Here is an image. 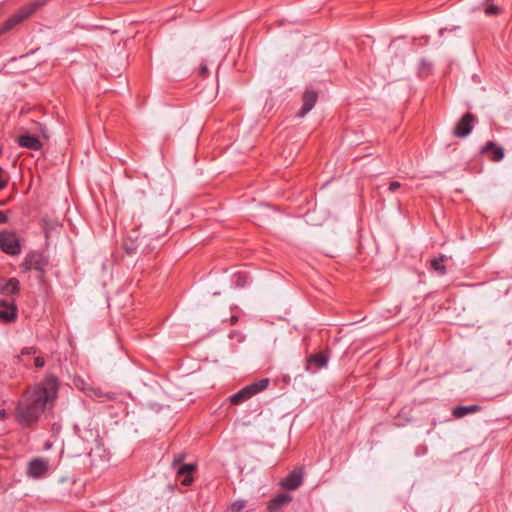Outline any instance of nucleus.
<instances>
[{
	"label": "nucleus",
	"mask_w": 512,
	"mask_h": 512,
	"mask_svg": "<svg viewBox=\"0 0 512 512\" xmlns=\"http://www.w3.org/2000/svg\"><path fill=\"white\" fill-rule=\"evenodd\" d=\"M59 381L54 375H48L35 386L27 389L15 410L16 421L30 427L38 421L46 405L53 402L58 394Z\"/></svg>",
	"instance_id": "f257e3e1"
},
{
	"label": "nucleus",
	"mask_w": 512,
	"mask_h": 512,
	"mask_svg": "<svg viewBox=\"0 0 512 512\" xmlns=\"http://www.w3.org/2000/svg\"><path fill=\"white\" fill-rule=\"evenodd\" d=\"M48 265L47 258L39 253V252H31L29 253L23 262V267L25 270H37L40 272L41 277H43L45 273V268Z\"/></svg>",
	"instance_id": "0eeeda50"
},
{
	"label": "nucleus",
	"mask_w": 512,
	"mask_h": 512,
	"mask_svg": "<svg viewBox=\"0 0 512 512\" xmlns=\"http://www.w3.org/2000/svg\"><path fill=\"white\" fill-rule=\"evenodd\" d=\"M18 144L21 147L31 150H40L42 148V143L39 138L31 134H24L19 136Z\"/></svg>",
	"instance_id": "4468645a"
},
{
	"label": "nucleus",
	"mask_w": 512,
	"mask_h": 512,
	"mask_svg": "<svg viewBox=\"0 0 512 512\" xmlns=\"http://www.w3.org/2000/svg\"><path fill=\"white\" fill-rule=\"evenodd\" d=\"M401 187V183L398 181H392L389 184L388 190L392 193L396 192Z\"/></svg>",
	"instance_id": "a878e982"
},
{
	"label": "nucleus",
	"mask_w": 512,
	"mask_h": 512,
	"mask_svg": "<svg viewBox=\"0 0 512 512\" xmlns=\"http://www.w3.org/2000/svg\"><path fill=\"white\" fill-rule=\"evenodd\" d=\"M247 505V501L239 499L231 504V512H241Z\"/></svg>",
	"instance_id": "4be33fe9"
},
{
	"label": "nucleus",
	"mask_w": 512,
	"mask_h": 512,
	"mask_svg": "<svg viewBox=\"0 0 512 512\" xmlns=\"http://www.w3.org/2000/svg\"><path fill=\"white\" fill-rule=\"evenodd\" d=\"M330 358L329 349L320 351L319 353L310 354L306 357L305 370L311 374L327 366Z\"/></svg>",
	"instance_id": "20e7f679"
},
{
	"label": "nucleus",
	"mask_w": 512,
	"mask_h": 512,
	"mask_svg": "<svg viewBox=\"0 0 512 512\" xmlns=\"http://www.w3.org/2000/svg\"><path fill=\"white\" fill-rule=\"evenodd\" d=\"M479 153L486 155L492 162H500L504 159L505 150L494 141L486 142L479 150Z\"/></svg>",
	"instance_id": "6e6552de"
},
{
	"label": "nucleus",
	"mask_w": 512,
	"mask_h": 512,
	"mask_svg": "<svg viewBox=\"0 0 512 512\" xmlns=\"http://www.w3.org/2000/svg\"><path fill=\"white\" fill-rule=\"evenodd\" d=\"M0 248L9 255H18L21 252V245L16 234L8 231L0 233Z\"/></svg>",
	"instance_id": "39448f33"
},
{
	"label": "nucleus",
	"mask_w": 512,
	"mask_h": 512,
	"mask_svg": "<svg viewBox=\"0 0 512 512\" xmlns=\"http://www.w3.org/2000/svg\"><path fill=\"white\" fill-rule=\"evenodd\" d=\"M476 121L477 119L472 113H465L453 129L454 136L458 138L467 137L472 132Z\"/></svg>",
	"instance_id": "423d86ee"
},
{
	"label": "nucleus",
	"mask_w": 512,
	"mask_h": 512,
	"mask_svg": "<svg viewBox=\"0 0 512 512\" xmlns=\"http://www.w3.org/2000/svg\"><path fill=\"white\" fill-rule=\"evenodd\" d=\"M185 458V454H178L177 456L174 457V460L172 462V467L173 468H177L179 467L181 464H183V460Z\"/></svg>",
	"instance_id": "393cba45"
},
{
	"label": "nucleus",
	"mask_w": 512,
	"mask_h": 512,
	"mask_svg": "<svg viewBox=\"0 0 512 512\" xmlns=\"http://www.w3.org/2000/svg\"><path fill=\"white\" fill-rule=\"evenodd\" d=\"M448 260L446 255H440L433 258L429 262V269L435 272L438 276H444L447 273L445 262Z\"/></svg>",
	"instance_id": "2eb2a0df"
},
{
	"label": "nucleus",
	"mask_w": 512,
	"mask_h": 512,
	"mask_svg": "<svg viewBox=\"0 0 512 512\" xmlns=\"http://www.w3.org/2000/svg\"><path fill=\"white\" fill-rule=\"evenodd\" d=\"M237 321H238V317H237V316H232V317H231V323H232V324L237 323Z\"/></svg>",
	"instance_id": "f704fd0d"
},
{
	"label": "nucleus",
	"mask_w": 512,
	"mask_h": 512,
	"mask_svg": "<svg viewBox=\"0 0 512 512\" xmlns=\"http://www.w3.org/2000/svg\"><path fill=\"white\" fill-rule=\"evenodd\" d=\"M34 364L37 368H42L45 365V360L43 357L38 356L34 359Z\"/></svg>",
	"instance_id": "cd10ccee"
},
{
	"label": "nucleus",
	"mask_w": 512,
	"mask_h": 512,
	"mask_svg": "<svg viewBox=\"0 0 512 512\" xmlns=\"http://www.w3.org/2000/svg\"><path fill=\"white\" fill-rule=\"evenodd\" d=\"M199 74L203 77H206V75L208 74V67L206 65H202L199 68Z\"/></svg>",
	"instance_id": "c756f323"
},
{
	"label": "nucleus",
	"mask_w": 512,
	"mask_h": 512,
	"mask_svg": "<svg viewBox=\"0 0 512 512\" xmlns=\"http://www.w3.org/2000/svg\"><path fill=\"white\" fill-rule=\"evenodd\" d=\"M303 483V468H295L291 471L283 480H281L280 484L284 489L287 490H296Z\"/></svg>",
	"instance_id": "1a4fd4ad"
},
{
	"label": "nucleus",
	"mask_w": 512,
	"mask_h": 512,
	"mask_svg": "<svg viewBox=\"0 0 512 512\" xmlns=\"http://www.w3.org/2000/svg\"><path fill=\"white\" fill-rule=\"evenodd\" d=\"M17 318V306L13 301L0 300V321L11 323Z\"/></svg>",
	"instance_id": "9b49d317"
},
{
	"label": "nucleus",
	"mask_w": 512,
	"mask_h": 512,
	"mask_svg": "<svg viewBox=\"0 0 512 512\" xmlns=\"http://www.w3.org/2000/svg\"><path fill=\"white\" fill-rule=\"evenodd\" d=\"M23 21L24 20L22 19V17L20 16V14L18 12L14 13L2 25V27L0 28V34H4L8 31H10L11 29L16 27L18 24H20Z\"/></svg>",
	"instance_id": "6ab92c4d"
},
{
	"label": "nucleus",
	"mask_w": 512,
	"mask_h": 512,
	"mask_svg": "<svg viewBox=\"0 0 512 512\" xmlns=\"http://www.w3.org/2000/svg\"><path fill=\"white\" fill-rule=\"evenodd\" d=\"M176 469V476L180 480V483L183 486H190L194 481L193 473L197 470V464H181Z\"/></svg>",
	"instance_id": "9d476101"
},
{
	"label": "nucleus",
	"mask_w": 512,
	"mask_h": 512,
	"mask_svg": "<svg viewBox=\"0 0 512 512\" xmlns=\"http://www.w3.org/2000/svg\"><path fill=\"white\" fill-rule=\"evenodd\" d=\"M234 282L239 287H244L247 283V275L245 272H238L234 274Z\"/></svg>",
	"instance_id": "412c9836"
},
{
	"label": "nucleus",
	"mask_w": 512,
	"mask_h": 512,
	"mask_svg": "<svg viewBox=\"0 0 512 512\" xmlns=\"http://www.w3.org/2000/svg\"><path fill=\"white\" fill-rule=\"evenodd\" d=\"M45 4L44 0H37L34 2H30L23 7H21L17 12L20 14L23 20L28 19L32 16L38 9H40Z\"/></svg>",
	"instance_id": "dca6fc26"
},
{
	"label": "nucleus",
	"mask_w": 512,
	"mask_h": 512,
	"mask_svg": "<svg viewBox=\"0 0 512 512\" xmlns=\"http://www.w3.org/2000/svg\"><path fill=\"white\" fill-rule=\"evenodd\" d=\"M9 182V175L0 167V190L4 189Z\"/></svg>",
	"instance_id": "b1692460"
},
{
	"label": "nucleus",
	"mask_w": 512,
	"mask_h": 512,
	"mask_svg": "<svg viewBox=\"0 0 512 512\" xmlns=\"http://www.w3.org/2000/svg\"><path fill=\"white\" fill-rule=\"evenodd\" d=\"M40 130H41V132H42V135H43L45 138H48L47 130H46L45 128H41Z\"/></svg>",
	"instance_id": "72a5a7b5"
},
{
	"label": "nucleus",
	"mask_w": 512,
	"mask_h": 512,
	"mask_svg": "<svg viewBox=\"0 0 512 512\" xmlns=\"http://www.w3.org/2000/svg\"><path fill=\"white\" fill-rule=\"evenodd\" d=\"M50 464L47 458H34L28 462L26 474L32 479H41L49 472Z\"/></svg>",
	"instance_id": "7ed1b4c3"
},
{
	"label": "nucleus",
	"mask_w": 512,
	"mask_h": 512,
	"mask_svg": "<svg viewBox=\"0 0 512 512\" xmlns=\"http://www.w3.org/2000/svg\"><path fill=\"white\" fill-rule=\"evenodd\" d=\"M484 12L487 16H496L501 13V9L497 5L490 4L485 7Z\"/></svg>",
	"instance_id": "5701e85b"
},
{
	"label": "nucleus",
	"mask_w": 512,
	"mask_h": 512,
	"mask_svg": "<svg viewBox=\"0 0 512 512\" xmlns=\"http://www.w3.org/2000/svg\"><path fill=\"white\" fill-rule=\"evenodd\" d=\"M269 385V379L263 378L249 385H246L238 392L230 396V402L233 405H240L252 398L254 395L265 390Z\"/></svg>",
	"instance_id": "f03ea898"
},
{
	"label": "nucleus",
	"mask_w": 512,
	"mask_h": 512,
	"mask_svg": "<svg viewBox=\"0 0 512 512\" xmlns=\"http://www.w3.org/2000/svg\"><path fill=\"white\" fill-rule=\"evenodd\" d=\"M36 353V349L34 347H25L21 351V355H32Z\"/></svg>",
	"instance_id": "bb28decb"
},
{
	"label": "nucleus",
	"mask_w": 512,
	"mask_h": 512,
	"mask_svg": "<svg viewBox=\"0 0 512 512\" xmlns=\"http://www.w3.org/2000/svg\"><path fill=\"white\" fill-rule=\"evenodd\" d=\"M318 95L315 91H305L302 96V107L297 113V116L302 118L309 113L317 102Z\"/></svg>",
	"instance_id": "ddd939ff"
},
{
	"label": "nucleus",
	"mask_w": 512,
	"mask_h": 512,
	"mask_svg": "<svg viewBox=\"0 0 512 512\" xmlns=\"http://www.w3.org/2000/svg\"><path fill=\"white\" fill-rule=\"evenodd\" d=\"M7 418V412L4 409L0 410V420L4 421Z\"/></svg>",
	"instance_id": "473e14b6"
},
{
	"label": "nucleus",
	"mask_w": 512,
	"mask_h": 512,
	"mask_svg": "<svg viewBox=\"0 0 512 512\" xmlns=\"http://www.w3.org/2000/svg\"><path fill=\"white\" fill-rule=\"evenodd\" d=\"M481 410V406L479 405H468V406H456L452 410V415L455 418H463L468 414L477 413Z\"/></svg>",
	"instance_id": "a211bd4d"
},
{
	"label": "nucleus",
	"mask_w": 512,
	"mask_h": 512,
	"mask_svg": "<svg viewBox=\"0 0 512 512\" xmlns=\"http://www.w3.org/2000/svg\"><path fill=\"white\" fill-rule=\"evenodd\" d=\"M8 221L7 215L0 210V224H4Z\"/></svg>",
	"instance_id": "7c9ffc66"
},
{
	"label": "nucleus",
	"mask_w": 512,
	"mask_h": 512,
	"mask_svg": "<svg viewBox=\"0 0 512 512\" xmlns=\"http://www.w3.org/2000/svg\"><path fill=\"white\" fill-rule=\"evenodd\" d=\"M94 395L96 398H99L101 401H111L115 399V394L112 392H102L100 390H95Z\"/></svg>",
	"instance_id": "aec40b11"
},
{
	"label": "nucleus",
	"mask_w": 512,
	"mask_h": 512,
	"mask_svg": "<svg viewBox=\"0 0 512 512\" xmlns=\"http://www.w3.org/2000/svg\"><path fill=\"white\" fill-rule=\"evenodd\" d=\"M291 501V497L288 494L281 493L271 499L267 505L269 512H277L281 507Z\"/></svg>",
	"instance_id": "f3484780"
},
{
	"label": "nucleus",
	"mask_w": 512,
	"mask_h": 512,
	"mask_svg": "<svg viewBox=\"0 0 512 512\" xmlns=\"http://www.w3.org/2000/svg\"><path fill=\"white\" fill-rule=\"evenodd\" d=\"M124 248L128 254H132L136 250L135 247H133L132 245L128 246L127 244H124Z\"/></svg>",
	"instance_id": "2f4dec72"
},
{
	"label": "nucleus",
	"mask_w": 512,
	"mask_h": 512,
	"mask_svg": "<svg viewBox=\"0 0 512 512\" xmlns=\"http://www.w3.org/2000/svg\"><path fill=\"white\" fill-rule=\"evenodd\" d=\"M420 66H421V68H422L423 70H426V69H427V70H430V68H431V64H430L427 60H425V59H422V60L420 61Z\"/></svg>",
	"instance_id": "c85d7f7f"
},
{
	"label": "nucleus",
	"mask_w": 512,
	"mask_h": 512,
	"mask_svg": "<svg viewBox=\"0 0 512 512\" xmlns=\"http://www.w3.org/2000/svg\"><path fill=\"white\" fill-rule=\"evenodd\" d=\"M20 291V282L17 278H3L0 277V294L3 296H12L18 294Z\"/></svg>",
	"instance_id": "f8f14e48"
}]
</instances>
